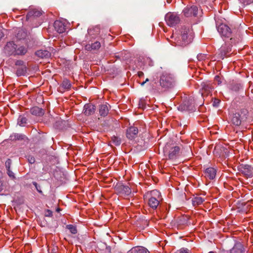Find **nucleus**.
<instances>
[{
  "label": "nucleus",
  "mask_w": 253,
  "mask_h": 253,
  "mask_svg": "<svg viewBox=\"0 0 253 253\" xmlns=\"http://www.w3.org/2000/svg\"><path fill=\"white\" fill-rule=\"evenodd\" d=\"M4 37V34L0 30V40Z\"/></svg>",
  "instance_id": "c03bdc74"
},
{
  "label": "nucleus",
  "mask_w": 253,
  "mask_h": 253,
  "mask_svg": "<svg viewBox=\"0 0 253 253\" xmlns=\"http://www.w3.org/2000/svg\"><path fill=\"white\" fill-rule=\"evenodd\" d=\"M17 76H24L27 72V66L24 62L21 60H16L15 63Z\"/></svg>",
  "instance_id": "9d476101"
},
{
  "label": "nucleus",
  "mask_w": 253,
  "mask_h": 253,
  "mask_svg": "<svg viewBox=\"0 0 253 253\" xmlns=\"http://www.w3.org/2000/svg\"><path fill=\"white\" fill-rule=\"evenodd\" d=\"M31 112L33 115L38 116H42L44 114L43 110L38 107H34L31 108Z\"/></svg>",
  "instance_id": "a878e982"
},
{
  "label": "nucleus",
  "mask_w": 253,
  "mask_h": 253,
  "mask_svg": "<svg viewBox=\"0 0 253 253\" xmlns=\"http://www.w3.org/2000/svg\"><path fill=\"white\" fill-rule=\"evenodd\" d=\"M99 112L101 116L105 117L107 115L109 112V107L107 103L99 106Z\"/></svg>",
  "instance_id": "393cba45"
},
{
  "label": "nucleus",
  "mask_w": 253,
  "mask_h": 253,
  "mask_svg": "<svg viewBox=\"0 0 253 253\" xmlns=\"http://www.w3.org/2000/svg\"><path fill=\"white\" fill-rule=\"evenodd\" d=\"M3 51L7 56H23L27 52L28 49L23 45L18 46L13 42H9L4 46Z\"/></svg>",
  "instance_id": "f03ea898"
},
{
  "label": "nucleus",
  "mask_w": 253,
  "mask_h": 253,
  "mask_svg": "<svg viewBox=\"0 0 253 253\" xmlns=\"http://www.w3.org/2000/svg\"><path fill=\"white\" fill-rule=\"evenodd\" d=\"M101 47V43L99 42H95L91 44H87L85 45L84 48L85 50L91 51L92 50H97Z\"/></svg>",
  "instance_id": "5701e85b"
},
{
  "label": "nucleus",
  "mask_w": 253,
  "mask_h": 253,
  "mask_svg": "<svg viewBox=\"0 0 253 253\" xmlns=\"http://www.w3.org/2000/svg\"><path fill=\"white\" fill-rule=\"evenodd\" d=\"M64 24L59 20H56L54 23L55 30L59 33H63L65 31L66 28Z\"/></svg>",
  "instance_id": "6ab92c4d"
},
{
  "label": "nucleus",
  "mask_w": 253,
  "mask_h": 253,
  "mask_svg": "<svg viewBox=\"0 0 253 253\" xmlns=\"http://www.w3.org/2000/svg\"><path fill=\"white\" fill-rule=\"evenodd\" d=\"M35 54L38 57L41 58H47L49 57L51 55V53L49 52V51L45 49L38 50L36 52Z\"/></svg>",
  "instance_id": "b1692460"
},
{
  "label": "nucleus",
  "mask_w": 253,
  "mask_h": 253,
  "mask_svg": "<svg viewBox=\"0 0 253 253\" xmlns=\"http://www.w3.org/2000/svg\"><path fill=\"white\" fill-rule=\"evenodd\" d=\"M14 136H15V139H22L23 136H21V135H19L18 134H17V135H15Z\"/></svg>",
  "instance_id": "37998d69"
},
{
  "label": "nucleus",
  "mask_w": 253,
  "mask_h": 253,
  "mask_svg": "<svg viewBox=\"0 0 253 253\" xmlns=\"http://www.w3.org/2000/svg\"><path fill=\"white\" fill-rule=\"evenodd\" d=\"M180 148L179 146H174L171 147L169 152V159L173 160L176 159L180 153Z\"/></svg>",
  "instance_id": "a211bd4d"
},
{
  "label": "nucleus",
  "mask_w": 253,
  "mask_h": 253,
  "mask_svg": "<svg viewBox=\"0 0 253 253\" xmlns=\"http://www.w3.org/2000/svg\"><path fill=\"white\" fill-rule=\"evenodd\" d=\"M188 102H185L184 104V109H186L187 110L189 111H193L195 109L194 103L192 102L190 103V104L189 105H188Z\"/></svg>",
  "instance_id": "473e14b6"
},
{
  "label": "nucleus",
  "mask_w": 253,
  "mask_h": 253,
  "mask_svg": "<svg viewBox=\"0 0 253 253\" xmlns=\"http://www.w3.org/2000/svg\"><path fill=\"white\" fill-rule=\"evenodd\" d=\"M231 51V47L230 45H227L226 43L223 45L220 48L219 54L221 59H223L225 57H228L230 55Z\"/></svg>",
  "instance_id": "f8f14e48"
},
{
  "label": "nucleus",
  "mask_w": 253,
  "mask_h": 253,
  "mask_svg": "<svg viewBox=\"0 0 253 253\" xmlns=\"http://www.w3.org/2000/svg\"><path fill=\"white\" fill-rule=\"evenodd\" d=\"M66 228L69 229L70 232L73 234H75L77 233V229L76 226L72 224L67 225Z\"/></svg>",
  "instance_id": "7c9ffc66"
},
{
  "label": "nucleus",
  "mask_w": 253,
  "mask_h": 253,
  "mask_svg": "<svg viewBox=\"0 0 253 253\" xmlns=\"http://www.w3.org/2000/svg\"><path fill=\"white\" fill-rule=\"evenodd\" d=\"M11 164V160L9 159H8L5 163V165L6 169H10Z\"/></svg>",
  "instance_id": "f704fd0d"
},
{
  "label": "nucleus",
  "mask_w": 253,
  "mask_h": 253,
  "mask_svg": "<svg viewBox=\"0 0 253 253\" xmlns=\"http://www.w3.org/2000/svg\"><path fill=\"white\" fill-rule=\"evenodd\" d=\"M145 83H146V82H145V81L142 82V83H141V85H142V86L144 85Z\"/></svg>",
  "instance_id": "de8ad7c7"
},
{
  "label": "nucleus",
  "mask_w": 253,
  "mask_h": 253,
  "mask_svg": "<svg viewBox=\"0 0 253 253\" xmlns=\"http://www.w3.org/2000/svg\"><path fill=\"white\" fill-rule=\"evenodd\" d=\"M240 171L247 178L253 176V168L251 166L246 165L241 166Z\"/></svg>",
  "instance_id": "4468645a"
},
{
  "label": "nucleus",
  "mask_w": 253,
  "mask_h": 253,
  "mask_svg": "<svg viewBox=\"0 0 253 253\" xmlns=\"http://www.w3.org/2000/svg\"><path fill=\"white\" fill-rule=\"evenodd\" d=\"M173 79L169 75H163L161 76L160 84L165 89L170 88L173 85Z\"/></svg>",
  "instance_id": "1a4fd4ad"
},
{
  "label": "nucleus",
  "mask_w": 253,
  "mask_h": 253,
  "mask_svg": "<svg viewBox=\"0 0 253 253\" xmlns=\"http://www.w3.org/2000/svg\"><path fill=\"white\" fill-rule=\"evenodd\" d=\"M144 61L148 63L149 66H152L153 65V61L149 58H146L145 59Z\"/></svg>",
  "instance_id": "58836bf2"
},
{
  "label": "nucleus",
  "mask_w": 253,
  "mask_h": 253,
  "mask_svg": "<svg viewBox=\"0 0 253 253\" xmlns=\"http://www.w3.org/2000/svg\"><path fill=\"white\" fill-rule=\"evenodd\" d=\"M202 57H203V55H198V56H197V58H198V60H200L202 59Z\"/></svg>",
  "instance_id": "49530a36"
},
{
  "label": "nucleus",
  "mask_w": 253,
  "mask_h": 253,
  "mask_svg": "<svg viewBox=\"0 0 253 253\" xmlns=\"http://www.w3.org/2000/svg\"><path fill=\"white\" fill-rule=\"evenodd\" d=\"M111 142L113 143L115 145L118 146L121 144V139L117 136H113L111 138Z\"/></svg>",
  "instance_id": "2f4dec72"
},
{
  "label": "nucleus",
  "mask_w": 253,
  "mask_h": 253,
  "mask_svg": "<svg viewBox=\"0 0 253 253\" xmlns=\"http://www.w3.org/2000/svg\"><path fill=\"white\" fill-rule=\"evenodd\" d=\"M244 246L240 242L235 243L234 247L230 250V253H244Z\"/></svg>",
  "instance_id": "412c9836"
},
{
  "label": "nucleus",
  "mask_w": 253,
  "mask_h": 253,
  "mask_svg": "<svg viewBox=\"0 0 253 253\" xmlns=\"http://www.w3.org/2000/svg\"><path fill=\"white\" fill-rule=\"evenodd\" d=\"M27 119L23 116H20L18 119V124L20 126H24L27 123Z\"/></svg>",
  "instance_id": "c756f323"
},
{
  "label": "nucleus",
  "mask_w": 253,
  "mask_h": 253,
  "mask_svg": "<svg viewBox=\"0 0 253 253\" xmlns=\"http://www.w3.org/2000/svg\"><path fill=\"white\" fill-rule=\"evenodd\" d=\"M96 110V107L91 103L85 104L84 107L83 112L85 116L93 115Z\"/></svg>",
  "instance_id": "dca6fc26"
},
{
  "label": "nucleus",
  "mask_w": 253,
  "mask_h": 253,
  "mask_svg": "<svg viewBox=\"0 0 253 253\" xmlns=\"http://www.w3.org/2000/svg\"><path fill=\"white\" fill-rule=\"evenodd\" d=\"M2 183L0 181V192L2 190Z\"/></svg>",
  "instance_id": "a18cd8bd"
},
{
  "label": "nucleus",
  "mask_w": 253,
  "mask_h": 253,
  "mask_svg": "<svg viewBox=\"0 0 253 253\" xmlns=\"http://www.w3.org/2000/svg\"><path fill=\"white\" fill-rule=\"evenodd\" d=\"M28 161L29 163L32 164H34L35 162V158L32 156H29L28 157Z\"/></svg>",
  "instance_id": "ea45409f"
},
{
  "label": "nucleus",
  "mask_w": 253,
  "mask_h": 253,
  "mask_svg": "<svg viewBox=\"0 0 253 253\" xmlns=\"http://www.w3.org/2000/svg\"><path fill=\"white\" fill-rule=\"evenodd\" d=\"M137 75H138L139 77L141 78V77H142L144 75V73L142 71H139L137 73Z\"/></svg>",
  "instance_id": "79ce46f5"
},
{
  "label": "nucleus",
  "mask_w": 253,
  "mask_h": 253,
  "mask_svg": "<svg viewBox=\"0 0 253 253\" xmlns=\"http://www.w3.org/2000/svg\"><path fill=\"white\" fill-rule=\"evenodd\" d=\"M248 115V110L242 108L231 115L230 122L233 126H238L241 125L242 122L247 119Z\"/></svg>",
  "instance_id": "39448f33"
},
{
  "label": "nucleus",
  "mask_w": 253,
  "mask_h": 253,
  "mask_svg": "<svg viewBox=\"0 0 253 253\" xmlns=\"http://www.w3.org/2000/svg\"><path fill=\"white\" fill-rule=\"evenodd\" d=\"M198 13V7L195 5H188L182 10L183 15L187 18L196 17Z\"/></svg>",
  "instance_id": "0eeeda50"
},
{
  "label": "nucleus",
  "mask_w": 253,
  "mask_h": 253,
  "mask_svg": "<svg viewBox=\"0 0 253 253\" xmlns=\"http://www.w3.org/2000/svg\"><path fill=\"white\" fill-rule=\"evenodd\" d=\"M216 173V169L213 168H208L205 171V177L210 179H213L215 178Z\"/></svg>",
  "instance_id": "aec40b11"
},
{
  "label": "nucleus",
  "mask_w": 253,
  "mask_h": 253,
  "mask_svg": "<svg viewBox=\"0 0 253 253\" xmlns=\"http://www.w3.org/2000/svg\"><path fill=\"white\" fill-rule=\"evenodd\" d=\"M209 253H216L214 252H212V251H211V252H210Z\"/></svg>",
  "instance_id": "3c124183"
},
{
  "label": "nucleus",
  "mask_w": 253,
  "mask_h": 253,
  "mask_svg": "<svg viewBox=\"0 0 253 253\" xmlns=\"http://www.w3.org/2000/svg\"><path fill=\"white\" fill-rule=\"evenodd\" d=\"M192 201L194 206H198L204 202V199L201 197L196 196L192 199Z\"/></svg>",
  "instance_id": "bb28decb"
},
{
  "label": "nucleus",
  "mask_w": 253,
  "mask_h": 253,
  "mask_svg": "<svg viewBox=\"0 0 253 253\" xmlns=\"http://www.w3.org/2000/svg\"><path fill=\"white\" fill-rule=\"evenodd\" d=\"M71 84L69 80L64 79L58 88V91L61 93L64 92L66 90H69L71 88Z\"/></svg>",
  "instance_id": "f3484780"
},
{
  "label": "nucleus",
  "mask_w": 253,
  "mask_h": 253,
  "mask_svg": "<svg viewBox=\"0 0 253 253\" xmlns=\"http://www.w3.org/2000/svg\"><path fill=\"white\" fill-rule=\"evenodd\" d=\"M42 15V12L37 9H33L29 10L26 15V20L33 21L37 17Z\"/></svg>",
  "instance_id": "ddd939ff"
},
{
  "label": "nucleus",
  "mask_w": 253,
  "mask_h": 253,
  "mask_svg": "<svg viewBox=\"0 0 253 253\" xmlns=\"http://www.w3.org/2000/svg\"><path fill=\"white\" fill-rule=\"evenodd\" d=\"M127 253H150L148 250L142 246H136L132 248Z\"/></svg>",
  "instance_id": "4be33fe9"
},
{
  "label": "nucleus",
  "mask_w": 253,
  "mask_h": 253,
  "mask_svg": "<svg viewBox=\"0 0 253 253\" xmlns=\"http://www.w3.org/2000/svg\"><path fill=\"white\" fill-rule=\"evenodd\" d=\"M165 19L167 24L170 27L176 26L180 21L179 16L174 12H168L165 15Z\"/></svg>",
  "instance_id": "423d86ee"
},
{
  "label": "nucleus",
  "mask_w": 253,
  "mask_h": 253,
  "mask_svg": "<svg viewBox=\"0 0 253 253\" xmlns=\"http://www.w3.org/2000/svg\"><path fill=\"white\" fill-rule=\"evenodd\" d=\"M202 86V95L204 97L205 95H208L211 93L212 89L213 88L212 84L210 82H203L201 84Z\"/></svg>",
  "instance_id": "9b49d317"
},
{
  "label": "nucleus",
  "mask_w": 253,
  "mask_h": 253,
  "mask_svg": "<svg viewBox=\"0 0 253 253\" xmlns=\"http://www.w3.org/2000/svg\"><path fill=\"white\" fill-rule=\"evenodd\" d=\"M100 246L102 248L103 251H104L105 249V250L110 252V248L109 247H108L106 244H101Z\"/></svg>",
  "instance_id": "4c0bfd02"
},
{
  "label": "nucleus",
  "mask_w": 253,
  "mask_h": 253,
  "mask_svg": "<svg viewBox=\"0 0 253 253\" xmlns=\"http://www.w3.org/2000/svg\"><path fill=\"white\" fill-rule=\"evenodd\" d=\"M60 211V209L59 208H57L56 210V211L59 212Z\"/></svg>",
  "instance_id": "8fccbe9b"
},
{
  "label": "nucleus",
  "mask_w": 253,
  "mask_h": 253,
  "mask_svg": "<svg viewBox=\"0 0 253 253\" xmlns=\"http://www.w3.org/2000/svg\"><path fill=\"white\" fill-rule=\"evenodd\" d=\"M26 32L24 30L20 29L18 31L16 35V37L18 39L21 40L25 39L26 37Z\"/></svg>",
  "instance_id": "c85d7f7f"
},
{
  "label": "nucleus",
  "mask_w": 253,
  "mask_h": 253,
  "mask_svg": "<svg viewBox=\"0 0 253 253\" xmlns=\"http://www.w3.org/2000/svg\"><path fill=\"white\" fill-rule=\"evenodd\" d=\"M52 215H53L52 212L50 210H46L45 212V216L51 217Z\"/></svg>",
  "instance_id": "a19ab883"
},
{
  "label": "nucleus",
  "mask_w": 253,
  "mask_h": 253,
  "mask_svg": "<svg viewBox=\"0 0 253 253\" xmlns=\"http://www.w3.org/2000/svg\"><path fill=\"white\" fill-rule=\"evenodd\" d=\"M116 192L121 196L126 198L131 193V189L126 185L122 183H118L115 187Z\"/></svg>",
  "instance_id": "6e6552de"
},
{
  "label": "nucleus",
  "mask_w": 253,
  "mask_h": 253,
  "mask_svg": "<svg viewBox=\"0 0 253 253\" xmlns=\"http://www.w3.org/2000/svg\"><path fill=\"white\" fill-rule=\"evenodd\" d=\"M144 198L147 201L149 206L154 210L157 209L162 199L160 192L157 190L147 192L144 195Z\"/></svg>",
  "instance_id": "20e7f679"
},
{
  "label": "nucleus",
  "mask_w": 253,
  "mask_h": 253,
  "mask_svg": "<svg viewBox=\"0 0 253 253\" xmlns=\"http://www.w3.org/2000/svg\"><path fill=\"white\" fill-rule=\"evenodd\" d=\"M180 35L178 38L176 44L185 46L190 43L194 38V33L191 26H183L181 28Z\"/></svg>",
  "instance_id": "f257e3e1"
},
{
  "label": "nucleus",
  "mask_w": 253,
  "mask_h": 253,
  "mask_svg": "<svg viewBox=\"0 0 253 253\" xmlns=\"http://www.w3.org/2000/svg\"><path fill=\"white\" fill-rule=\"evenodd\" d=\"M33 184L35 186L37 191L40 194H42V192L41 189V186L38 184L36 182H33Z\"/></svg>",
  "instance_id": "72a5a7b5"
},
{
  "label": "nucleus",
  "mask_w": 253,
  "mask_h": 253,
  "mask_svg": "<svg viewBox=\"0 0 253 253\" xmlns=\"http://www.w3.org/2000/svg\"><path fill=\"white\" fill-rule=\"evenodd\" d=\"M231 89L232 91L238 92L241 89H243V85L240 83H233L231 85Z\"/></svg>",
  "instance_id": "cd10ccee"
},
{
  "label": "nucleus",
  "mask_w": 253,
  "mask_h": 253,
  "mask_svg": "<svg viewBox=\"0 0 253 253\" xmlns=\"http://www.w3.org/2000/svg\"><path fill=\"white\" fill-rule=\"evenodd\" d=\"M217 29L218 33L222 38H230L231 43H236L240 42L242 38L239 33L236 37H232L233 32L231 30L230 28L225 24H220L217 26Z\"/></svg>",
  "instance_id": "7ed1b4c3"
},
{
  "label": "nucleus",
  "mask_w": 253,
  "mask_h": 253,
  "mask_svg": "<svg viewBox=\"0 0 253 253\" xmlns=\"http://www.w3.org/2000/svg\"><path fill=\"white\" fill-rule=\"evenodd\" d=\"M138 132V128L134 126H131L127 129L126 136L129 139L132 140L137 136Z\"/></svg>",
  "instance_id": "2eb2a0df"
},
{
  "label": "nucleus",
  "mask_w": 253,
  "mask_h": 253,
  "mask_svg": "<svg viewBox=\"0 0 253 253\" xmlns=\"http://www.w3.org/2000/svg\"><path fill=\"white\" fill-rule=\"evenodd\" d=\"M7 173L8 176L12 179H14L15 178V176L14 175V173L10 169H7Z\"/></svg>",
  "instance_id": "e433bc0d"
},
{
  "label": "nucleus",
  "mask_w": 253,
  "mask_h": 253,
  "mask_svg": "<svg viewBox=\"0 0 253 253\" xmlns=\"http://www.w3.org/2000/svg\"><path fill=\"white\" fill-rule=\"evenodd\" d=\"M149 81V79H148V78H147V79H146V80L145 81V82H146H146H148Z\"/></svg>",
  "instance_id": "09e8293b"
},
{
  "label": "nucleus",
  "mask_w": 253,
  "mask_h": 253,
  "mask_svg": "<svg viewBox=\"0 0 253 253\" xmlns=\"http://www.w3.org/2000/svg\"><path fill=\"white\" fill-rule=\"evenodd\" d=\"M175 253H190V251L187 249L181 248Z\"/></svg>",
  "instance_id": "c9c22d12"
}]
</instances>
